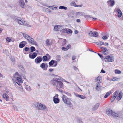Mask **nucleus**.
I'll return each mask as SVG.
<instances>
[{
    "mask_svg": "<svg viewBox=\"0 0 123 123\" xmlns=\"http://www.w3.org/2000/svg\"><path fill=\"white\" fill-rule=\"evenodd\" d=\"M52 84L54 86H56L58 88H62L63 87L64 85L62 82L59 81L55 79H53Z\"/></svg>",
    "mask_w": 123,
    "mask_h": 123,
    "instance_id": "1",
    "label": "nucleus"
},
{
    "mask_svg": "<svg viewBox=\"0 0 123 123\" xmlns=\"http://www.w3.org/2000/svg\"><path fill=\"white\" fill-rule=\"evenodd\" d=\"M34 105L36 108L39 110H43L46 108V106L40 103H35Z\"/></svg>",
    "mask_w": 123,
    "mask_h": 123,
    "instance_id": "2",
    "label": "nucleus"
},
{
    "mask_svg": "<svg viewBox=\"0 0 123 123\" xmlns=\"http://www.w3.org/2000/svg\"><path fill=\"white\" fill-rule=\"evenodd\" d=\"M62 98L64 103L67 104L69 107H71L72 106V104L70 101L68 100L69 99L66 96L63 95L62 97Z\"/></svg>",
    "mask_w": 123,
    "mask_h": 123,
    "instance_id": "3",
    "label": "nucleus"
},
{
    "mask_svg": "<svg viewBox=\"0 0 123 123\" xmlns=\"http://www.w3.org/2000/svg\"><path fill=\"white\" fill-rule=\"evenodd\" d=\"M88 35L89 36L91 37H97L98 35V33L96 31L92 32L90 31L89 32Z\"/></svg>",
    "mask_w": 123,
    "mask_h": 123,
    "instance_id": "4",
    "label": "nucleus"
},
{
    "mask_svg": "<svg viewBox=\"0 0 123 123\" xmlns=\"http://www.w3.org/2000/svg\"><path fill=\"white\" fill-rule=\"evenodd\" d=\"M27 40L29 43H31V44L37 45V43L35 40L31 37H30L29 39L26 38Z\"/></svg>",
    "mask_w": 123,
    "mask_h": 123,
    "instance_id": "5",
    "label": "nucleus"
},
{
    "mask_svg": "<svg viewBox=\"0 0 123 123\" xmlns=\"http://www.w3.org/2000/svg\"><path fill=\"white\" fill-rule=\"evenodd\" d=\"M21 18L18 17L15 19L16 21L18 22V23L22 25H25V22H23L21 21Z\"/></svg>",
    "mask_w": 123,
    "mask_h": 123,
    "instance_id": "6",
    "label": "nucleus"
},
{
    "mask_svg": "<svg viewBox=\"0 0 123 123\" xmlns=\"http://www.w3.org/2000/svg\"><path fill=\"white\" fill-rule=\"evenodd\" d=\"M42 59L41 56L37 57L35 60V62L37 64L39 63L42 61Z\"/></svg>",
    "mask_w": 123,
    "mask_h": 123,
    "instance_id": "7",
    "label": "nucleus"
},
{
    "mask_svg": "<svg viewBox=\"0 0 123 123\" xmlns=\"http://www.w3.org/2000/svg\"><path fill=\"white\" fill-rule=\"evenodd\" d=\"M114 111L110 108L107 109L106 110V113L108 116H112L113 114Z\"/></svg>",
    "mask_w": 123,
    "mask_h": 123,
    "instance_id": "8",
    "label": "nucleus"
},
{
    "mask_svg": "<svg viewBox=\"0 0 123 123\" xmlns=\"http://www.w3.org/2000/svg\"><path fill=\"white\" fill-rule=\"evenodd\" d=\"M58 95L56 94L55 96L53 97V101L55 104H57L59 102V100L58 98H56L55 97L58 98Z\"/></svg>",
    "mask_w": 123,
    "mask_h": 123,
    "instance_id": "9",
    "label": "nucleus"
},
{
    "mask_svg": "<svg viewBox=\"0 0 123 123\" xmlns=\"http://www.w3.org/2000/svg\"><path fill=\"white\" fill-rule=\"evenodd\" d=\"M37 55V54L36 52H34L33 53H31L29 55V57L31 59L35 58Z\"/></svg>",
    "mask_w": 123,
    "mask_h": 123,
    "instance_id": "10",
    "label": "nucleus"
},
{
    "mask_svg": "<svg viewBox=\"0 0 123 123\" xmlns=\"http://www.w3.org/2000/svg\"><path fill=\"white\" fill-rule=\"evenodd\" d=\"M115 1L113 0H110L107 1V4L111 7L113 6L115 4Z\"/></svg>",
    "mask_w": 123,
    "mask_h": 123,
    "instance_id": "11",
    "label": "nucleus"
},
{
    "mask_svg": "<svg viewBox=\"0 0 123 123\" xmlns=\"http://www.w3.org/2000/svg\"><path fill=\"white\" fill-rule=\"evenodd\" d=\"M105 59H107V61L109 62H113L114 61V58L112 57H111L109 56H107L106 58H105L104 59L105 61H107L105 60Z\"/></svg>",
    "mask_w": 123,
    "mask_h": 123,
    "instance_id": "12",
    "label": "nucleus"
},
{
    "mask_svg": "<svg viewBox=\"0 0 123 123\" xmlns=\"http://www.w3.org/2000/svg\"><path fill=\"white\" fill-rule=\"evenodd\" d=\"M27 44V43L26 41H23L20 43L19 47L21 48H23Z\"/></svg>",
    "mask_w": 123,
    "mask_h": 123,
    "instance_id": "13",
    "label": "nucleus"
},
{
    "mask_svg": "<svg viewBox=\"0 0 123 123\" xmlns=\"http://www.w3.org/2000/svg\"><path fill=\"white\" fill-rule=\"evenodd\" d=\"M62 27L60 25H55L54 26V29L55 31L62 30Z\"/></svg>",
    "mask_w": 123,
    "mask_h": 123,
    "instance_id": "14",
    "label": "nucleus"
},
{
    "mask_svg": "<svg viewBox=\"0 0 123 123\" xmlns=\"http://www.w3.org/2000/svg\"><path fill=\"white\" fill-rule=\"evenodd\" d=\"M19 3L20 6L22 8H24L25 7V4L23 0H19Z\"/></svg>",
    "mask_w": 123,
    "mask_h": 123,
    "instance_id": "15",
    "label": "nucleus"
},
{
    "mask_svg": "<svg viewBox=\"0 0 123 123\" xmlns=\"http://www.w3.org/2000/svg\"><path fill=\"white\" fill-rule=\"evenodd\" d=\"M111 116H113L115 118L117 119H118V118L120 117V116L118 114L114 112H113V114H112Z\"/></svg>",
    "mask_w": 123,
    "mask_h": 123,
    "instance_id": "16",
    "label": "nucleus"
},
{
    "mask_svg": "<svg viewBox=\"0 0 123 123\" xmlns=\"http://www.w3.org/2000/svg\"><path fill=\"white\" fill-rule=\"evenodd\" d=\"M3 98L5 99L6 100V101L8 100L9 98V96L6 93H4L3 95Z\"/></svg>",
    "mask_w": 123,
    "mask_h": 123,
    "instance_id": "17",
    "label": "nucleus"
},
{
    "mask_svg": "<svg viewBox=\"0 0 123 123\" xmlns=\"http://www.w3.org/2000/svg\"><path fill=\"white\" fill-rule=\"evenodd\" d=\"M45 42L47 46L51 45L52 44V41H51V42H50V40L49 39H46V40Z\"/></svg>",
    "mask_w": 123,
    "mask_h": 123,
    "instance_id": "18",
    "label": "nucleus"
},
{
    "mask_svg": "<svg viewBox=\"0 0 123 123\" xmlns=\"http://www.w3.org/2000/svg\"><path fill=\"white\" fill-rule=\"evenodd\" d=\"M100 105V104L99 103H96L93 108L92 110L94 111L96 110L98 107Z\"/></svg>",
    "mask_w": 123,
    "mask_h": 123,
    "instance_id": "19",
    "label": "nucleus"
},
{
    "mask_svg": "<svg viewBox=\"0 0 123 123\" xmlns=\"http://www.w3.org/2000/svg\"><path fill=\"white\" fill-rule=\"evenodd\" d=\"M100 49L103 51V53L105 55H106V54L105 53L106 52L107 49L106 47H100Z\"/></svg>",
    "mask_w": 123,
    "mask_h": 123,
    "instance_id": "20",
    "label": "nucleus"
},
{
    "mask_svg": "<svg viewBox=\"0 0 123 123\" xmlns=\"http://www.w3.org/2000/svg\"><path fill=\"white\" fill-rule=\"evenodd\" d=\"M45 64L44 63H42L40 65V67L44 70H47V68H45Z\"/></svg>",
    "mask_w": 123,
    "mask_h": 123,
    "instance_id": "21",
    "label": "nucleus"
},
{
    "mask_svg": "<svg viewBox=\"0 0 123 123\" xmlns=\"http://www.w3.org/2000/svg\"><path fill=\"white\" fill-rule=\"evenodd\" d=\"M16 81L17 82H18L20 83H22L23 82L22 78L21 77H16Z\"/></svg>",
    "mask_w": 123,
    "mask_h": 123,
    "instance_id": "22",
    "label": "nucleus"
},
{
    "mask_svg": "<svg viewBox=\"0 0 123 123\" xmlns=\"http://www.w3.org/2000/svg\"><path fill=\"white\" fill-rule=\"evenodd\" d=\"M95 43L96 44L98 45H101L104 44V42H102L100 41H98V42H95Z\"/></svg>",
    "mask_w": 123,
    "mask_h": 123,
    "instance_id": "23",
    "label": "nucleus"
},
{
    "mask_svg": "<svg viewBox=\"0 0 123 123\" xmlns=\"http://www.w3.org/2000/svg\"><path fill=\"white\" fill-rule=\"evenodd\" d=\"M122 96V95L120 94V93H119L118 94L117 97V101H119L121 100Z\"/></svg>",
    "mask_w": 123,
    "mask_h": 123,
    "instance_id": "24",
    "label": "nucleus"
},
{
    "mask_svg": "<svg viewBox=\"0 0 123 123\" xmlns=\"http://www.w3.org/2000/svg\"><path fill=\"white\" fill-rule=\"evenodd\" d=\"M111 93V91H109L107 92L104 96V97L105 98H107L108 96H109Z\"/></svg>",
    "mask_w": 123,
    "mask_h": 123,
    "instance_id": "25",
    "label": "nucleus"
},
{
    "mask_svg": "<svg viewBox=\"0 0 123 123\" xmlns=\"http://www.w3.org/2000/svg\"><path fill=\"white\" fill-rule=\"evenodd\" d=\"M119 92V91L118 90L116 91L113 93L112 96L116 97L117 95L118 94Z\"/></svg>",
    "mask_w": 123,
    "mask_h": 123,
    "instance_id": "26",
    "label": "nucleus"
},
{
    "mask_svg": "<svg viewBox=\"0 0 123 123\" xmlns=\"http://www.w3.org/2000/svg\"><path fill=\"white\" fill-rule=\"evenodd\" d=\"M53 79H55V80H62L63 78L59 76H56V77L55 78Z\"/></svg>",
    "mask_w": 123,
    "mask_h": 123,
    "instance_id": "27",
    "label": "nucleus"
},
{
    "mask_svg": "<svg viewBox=\"0 0 123 123\" xmlns=\"http://www.w3.org/2000/svg\"><path fill=\"white\" fill-rule=\"evenodd\" d=\"M55 61L54 60H52L49 63V66H52L54 63H55Z\"/></svg>",
    "mask_w": 123,
    "mask_h": 123,
    "instance_id": "28",
    "label": "nucleus"
},
{
    "mask_svg": "<svg viewBox=\"0 0 123 123\" xmlns=\"http://www.w3.org/2000/svg\"><path fill=\"white\" fill-rule=\"evenodd\" d=\"M48 57L46 55L43 56L42 60L43 61H46L48 60Z\"/></svg>",
    "mask_w": 123,
    "mask_h": 123,
    "instance_id": "29",
    "label": "nucleus"
},
{
    "mask_svg": "<svg viewBox=\"0 0 123 123\" xmlns=\"http://www.w3.org/2000/svg\"><path fill=\"white\" fill-rule=\"evenodd\" d=\"M15 86L16 87H18V89L20 91H22V92L23 91V89L22 88V87L21 86H18L17 85V84H16V85H15Z\"/></svg>",
    "mask_w": 123,
    "mask_h": 123,
    "instance_id": "30",
    "label": "nucleus"
},
{
    "mask_svg": "<svg viewBox=\"0 0 123 123\" xmlns=\"http://www.w3.org/2000/svg\"><path fill=\"white\" fill-rule=\"evenodd\" d=\"M84 16L85 18L87 19H88L89 18H93L90 15H84Z\"/></svg>",
    "mask_w": 123,
    "mask_h": 123,
    "instance_id": "31",
    "label": "nucleus"
},
{
    "mask_svg": "<svg viewBox=\"0 0 123 123\" xmlns=\"http://www.w3.org/2000/svg\"><path fill=\"white\" fill-rule=\"evenodd\" d=\"M84 13L83 12H80L77 13H76V16L79 15L80 16H84Z\"/></svg>",
    "mask_w": 123,
    "mask_h": 123,
    "instance_id": "32",
    "label": "nucleus"
},
{
    "mask_svg": "<svg viewBox=\"0 0 123 123\" xmlns=\"http://www.w3.org/2000/svg\"><path fill=\"white\" fill-rule=\"evenodd\" d=\"M77 96V97L80 98L81 99H84L86 98V97L85 96L83 95H81L78 94Z\"/></svg>",
    "mask_w": 123,
    "mask_h": 123,
    "instance_id": "33",
    "label": "nucleus"
},
{
    "mask_svg": "<svg viewBox=\"0 0 123 123\" xmlns=\"http://www.w3.org/2000/svg\"><path fill=\"white\" fill-rule=\"evenodd\" d=\"M23 35L24 38L26 39L27 38H26L27 37H29L30 38V37H31L29 36L28 35L25 33H23Z\"/></svg>",
    "mask_w": 123,
    "mask_h": 123,
    "instance_id": "34",
    "label": "nucleus"
},
{
    "mask_svg": "<svg viewBox=\"0 0 123 123\" xmlns=\"http://www.w3.org/2000/svg\"><path fill=\"white\" fill-rule=\"evenodd\" d=\"M36 49L35 47L33 46H31L30 48L31 52H33L35 51Z\"/></svg>",
    "mask_w": 123,
    "mask_h": 123,
    "instance_id": "35",
    "label": "nucleus"
},
{
    "mask_svg": "<svg viewBox=\"0 0 123 123\" xmlns=\"http://www.w3.org/2000/svg\"><path fill=\"white\" fill-rule=\"evenodd\" d=\"M70 5L71 6H73L75 7V6L77 5L75 2L74 1H72L70 3Z\"/></svg>",
    "mask_w": 123,
    "mask_h": 123,
    "instance_id": "36",
    "label": "nucleus"
},
{
    "mask_svg": "<svg viewBox=\"0 0 123 123\" xmlns=\"http://www.w3.org/2000/svg\"><path fill=\"white\" fill-rule=\"evenodd\" d=\"M59 8L61 9H64L66 10L67 9V8L65 6H60L59 7Z\"/></svg>",
    "mask_w": 123,
    "mask_h": 123,
    "instance_id": "37",
    "label": "nucleus"
},
{
    "mask_svg": "<svg viewBox=\"0 0 123 123\" xmlns=\"http://www.w3.org/2000/svg\"><path fill=\"white\" fill-rule=\"evenodd\" d=\"M26 89L28 91H30L31 90V89L30 86H28V85L25 86Z\"/></svg>",
    "mask_w": 123,
    "mask_h": 123,
    "instance_id": "38",
    "label": "nucleus"
},
{
    "mask_svg": "<svg viewBox=\"0 0 123 123\" xmlns=\"http://www.w3.org/2000/svg\"><path fill=\"white\" fill-rule=\"evenodd\" d=\"M14 83H15V85L16 84V83L18 85H17L18 86H21V85L20 84V83L18 82H17L16 81V80H15L13 82Z\"/></svg>",
    "mask_w": 123,
    "mask_h": 123,
    "instance_id": "39",
    "label": "nucleus"
},
{
    "mask_svg": "<svg viewBox=\"0 0 123 123\" xmlns=\"http://www.w3.org/2000/svg\"><path fill=\"white\" fill-rule=\"evenodd\" d=\"M18 68L20 69L22 71L24 69V68L23 67V66L21 65H19L18 66Z\"/></svg>",
    "mask_w": 123,
    "mask_h": 123,
    "instance_id": "40",
    "label": "nucleus"
},
{
    "mask_svg": "<svg viewBox=\"0 0 123 123\" xmlns=\"http://www.w3.org/2000/svg\"><path fill=\"white\" fill-rule=\"evenodd\" d=\"M116 97H114L112 96L111 98V103L113 102L115 100Z\"/></svg>",
    "mask_w": 123,
    "mask_h": 123,
    "instance_id": "41",
    "label": "nucleus"
},
{
    "mask_svg": "<svg viewBox=\"0 0 123 123\" xmlns=\"http://www.w3.org/2000/svg\"><path fill=\"white\" fill-rule=\"evenodd\" d=\"M121 73V71L118 70L116 69L115 70V73L116 74H120Z\"/></svg>",
    "mask_w": 123,
    "mask_h": 123,
    "instance_id": "42",
    "label": "nucleus"
},
{
    "mask_svg": "<svg viewBox=\"0 0 123 123\" xmlns=\"http://www.w3.org/2000/svg\"><path fill=\"white\" fill-rule=\"evenodd\" d=\"M100 77L98 76L96 78L95 80H96L97 81H99L100 82H101V81L100 80Z\"/></svg>",
    "mask_w": 123,
    "mask_h": 123,
    "instance_id": "43",
    "label": "nucleus"
},
{
    "mask_svg": "<svg viewBox=\"0 0 123 123\" xmlns=\"http://www.w3.org/2000/svg\"><path fill=\"white\" fill-rule=\"evenodd\" d=\"M66 43V40L65 39H63V41L62 43V46H64Z\"/></svg>",
    "mask_w": 123,
    "mask_h": 123,
    "instance_id": "44",
    "label": "nucleus"
},
{
    "mask_svg": "<svg viewBox=\"0 0 123 123\" xmlns=\"http://www.w3.org/2000/svg\"><path fill=\"white\" fill-rule=\"evenodd\" d=\"M118 79V78L116 77L112 78L111 79V81L117 80Z\"/></svg>",
    "mask_w": 123,
    "mask_h": 123,
    "instance_id": "45",
    "label": "nucleus"
},
{
    "mask_svg": "<svg viewBox=\"0 0 123 123\" xmlns=\"http://www.w3.org/2000/svg\"><path fill=\"white\" fill-rule=\"evenodd\" d=\"M6 39L7 42H9L11 41V39L9 37H8L6 38Z\"/></svg>",
    "mask_w": 123,
    "mask_h": 123,
    "instance_id": "46",
    "label": "nucleus"
},
{
    "mask_svg": "<svg viewBox=\"0 0 123 123\" xmlns=\"http://www.w3.org/2000/svg\"><path fill=\"white\" fill-rule=\"evenodd\" d=\"M72 32V30L70 29H68V31H67V33L68 34L69 33H71Z\"/></svg>",
    "mask_w": 123,
    "mask_h": 123,
    "instance_id": "47",
    "label": "nucleus"
},
{
    "mask_svg": "<svg viewBox=\"0 0 123 123\" xmlns=\"http://www.w3.org/2000/svg\"><path fill=\"white\" fill-rule=\"evenodd\" d=\"M108 37L106 36H104L102 37V38L103 40H106L108 38Z\"/></svg>",
    "mask_w": 123,
    "mask_h": 123,
    "instance_id": "48",
    "label": "nucleus"
},
{
    "mask_svg": "<svg viewBox=\"0 0 123 123\" xmlns=\"http://www.w3.org/2000/svg\"><path fill=\"white\" fill-rule=\"evenodd\" d=\"M64 93L65 94H66L67 95H68V96H71V94L70 93H69L68 92H65V91H64Z\"/></svg>",
    "mask_w": 123,
    "mask_h": 123,
    "instance_id": "49",
    "label": "nucleus"
},
{
    "mask_svg": "<svg viewBox=\"0 0 123 123\" xmlns=\"http://www.w3.org/2000/svg\"><path fill=\"white\" fill-rule=\"evenodd\" d=\"M25 51H26L27 52L29 50V48L28 47H26L24 49Z\"/></svg>",
    "mask_w": 123,
    "mask_h": 123,
    "instance_id": "50",
    "label": "nucleus"
},
{
    "mask_svg": "<svg viewBox=\"0 0 123 123\" xmlns=\"http://www.w3.org/2000/svg\"><path fill=\"white\" fill-rule=\"evenodd\" d=\"M100 85V82H97L96 84V89H97V87H98V86H100L99 85Z\"/></svg>",
    "mask_w": 123,
    "mask_h": 123,
    "instance_id": "51",
    "label": "nucleus"
},
{
    "mask_svg": "<svg viewBox=\"0 0 123 123\" xmlns=\"http://www.w3.org/2000/svg\"><path fill=\"white\" fill-rule=\"evenodd\" d=\"M71 47V45L70 44H68L66 47V49L68 50V49L70 48Z\"/></svg>",
    "mask_w": 123,
    "mask_h": 123,
    "instance_id": "52",
    "label": "nucleus"
},
{
    "mask_svg": "<svg viewBox=\"0 0 123 123\" xmlns=\"http://www.w3.org/2000/svg\"><path fill=\"white\" fill-rule=\"evenodd\" d=\"M122 15V12H120V13H118V17L120 18L121 17Z\"/></svg>",
    "mask_w": 123,
    "mask_h": 123,
    "instance_id": "53",
    "label": "nucleus"
},
{
    "mask_svg": "<svg viewBox=\"0 0 123 123\" xmlns=\"http://www.w3.org/2000/svg\"><path fill=\"white\" fill-rule=\"evenodd\" d=\"M62 30L63 32L64 33H67V30L66 29H62Z\"/></svg>",
    "mask_w": 123,
    "mask_h": 123,
    "instance_id": "54",
    "label": "nucleus"
},
{
    "mask_svg": "<svg viewBox=\"0 0 123 123\" xmlns=\"http://www.w3.org/2000/svg\"><path fill=\"white\" fill-rule=\"evenodd\" d=\"M98 55H99V56L102 59V58H103V56L102 55L99 53H97Z\"/></svg>",
    "mask_w": 123,
    "mask_h": 123,
    "instance_id": "55",
    "label": "nucleus"
},
{
    "mask_svg": "<svg viewBox=\"0 0 123 123\" xmlns=\"http://www.w3.org/2000/svg\"><path fill=\"white\" fill-rule=\"evenodd\" d=\"M62 49L63 51H67L68 50L67 49H66V48L64 47H62Z\"/></svg>",
    "mask_w": 123,
    "mask_h": 123,
    "instance_id": "56",
    "label": "nucleus"
},
{
    "mask_svg": "<svg viewBox=\"0 0 123 123\" xmlns=\"http://www.w3.org/2000/svg\"><path fill=\"white\" fill-rule=\"evenodd\" d=\"M18 73L17 72H16L15 74V77H18Z\"/></svg>",
    "mask_w": 123,
    "mask_h": 123,
    "instance_id": "57",
    "label": "nucleus"
},
{
    "mask_svg": "<svg viewBox=\"0 0 123 123\" xmlns=\"http://www.w3.org/2000/svg\"><path fill=\"white\" fill-rule=\"evenodd\" d=\"M117 12L118 13H120L121 12V11L119 9H118L117 10Z\"/></svg>",
    "mask_w": 123,
    "mask_h": 123,
    "instance_id": "58",
    "label": "nucleus"
},
{
    "mask_svg": "<svg viewBox=\"0 0 123 123\" xmlns=\"http://www.w3.org/2000/svg\"><path fill=\"white\" fill-rule=\"evenodd\" d=\"M46 55L47 56V57H49V59H50L51 57L48 54H46Z\"/></svg>",
    "mask_w": 123,
    "mask_h": 123,
    "instance_id": "59",
    "label": "nucleus"
},
{
    "mask_svg": "<svg viewBox=\"0 0 123 123\" xmlns=\"http://www.w3.org/2000/svg\"><path fill=\"white\" fill-rule=\"evenodd\" d=\"M58 91L61 93H64V91L61 89H58Z\"/></svg>",
    "mask_w": 123,
    "mask_h": 123,
    "instance_id": "60",
    "label": "nucleus"
},
{
    "mask_svg": "<svg viewBox=\"0 0 123 123\" xmlns=\"http://www.w3.org/2000/svg\"><path fill=\"white\" fill-rule=\"evenodd\" d=\"M11 60L13 62H14L15 61L14 58H11Z\"/></svg>",
    "mask_w": 123,
    "mask_h": 123,
    "instance_id": "61",
    "label": "nucleus"
},
{
    "mask_svg": "<svg viewBox=\"0 0 123 123\" xmlns=\"http://www.w3.org/2000/svg\"><path fill=\"white\" fill-rule=\"evenodd\" d=\"M55 65H54V66L55 67L57 66V61H55Z\"/></svg>",
    "mask_w": 123,
    "mask_h": 123,
    "instance_id": "62",
    "label": "nucleus"
},
{
    "mask_svg": "<svg viewBox=\"0 0 123 123\" xmlns=\"http://www.w3.org/2000/svg\"><path fill=\"white\" fill-rule=\"evenodd\" d=\"M76 58V57L75 56H73L72 57V60H74Z\"/></svg>",
    "mask_w": 123,
    "mask_h": 123,
    "instance_id": "63",
    "label": "nucleus"
},
{
    "mask_svg": "<svg viewBox=\"0 0 123 123\" xmlns=\"http://www.w3.org/2000/svg\"><path fill=\"white\" fill-rule=\"evenodd\" d=\"M53 70H54L53 69H49L48 70V71H49L50 72H52V71H53Z\"/></svg>",
    "mask_w": 123,
    "mask_h": 123,
    "instance_id": "64",
    "label": "nucleus"
}]
</instances>
